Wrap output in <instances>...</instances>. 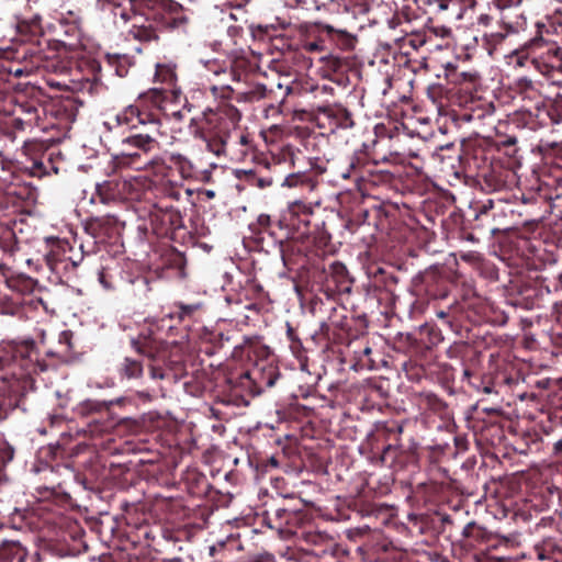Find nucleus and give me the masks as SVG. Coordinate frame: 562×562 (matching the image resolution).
Returning a JSON list of instances; mask_svg holds the SVG:
<instances>
[{
    "label": "nucleus",
    "instance_id": "obj_1",
    "mask_svg": "<svg viewBox=\"0 0 562 562\" xmlns=\"http://www.w3.org/2000/svg\"><path fill=\"white\" fill-rule=\"evenodd\" d=\"M53 34L52 41L37 38L25 45L3 52L0 57V94L14 87L10 78L30 76L44 70L53 74H66L70 69V59H77L79 69H87L80 80L82 89L90 93L97 92L101 86V65L98 60L83 58L86 45L81 20L78 14L68 11L60 13L48 25Z\"/></svg>",
    "mask_w": 562,
    "mask_h": 562
},
{
    "label": "nucleus",
    "instance_id": "obj_2",
    "mask_svg": "<svg viewBox=\"0 0 562 562\" xmlns=\"http://www.w3.org/2000/svg\"><path fill=\"white\" fill-rule=\"evenodd\" d=\"M131 36L142 43L158 42L164 31L186 33L192 12L175 0H131Z\"/></svg>",
    "mask_w": 562,
    "mask_h": 562
},
{
    "label": "nucleus",
    "instance_id": "obj_3",
    "mask_svg": "<svg viewBox=\"0 0 562 562\" xmlns=\"http://www.w3.org/2000/svg\"><path fill=\"white\" fill-rule=\"evenodd\" d=\"M240 119L239 110L232 104H222L216 112L205 115L200 133L207 150L217 157L227 156L231 145L240 155H247L254 148V139L238 127Z\"/></svg>",
    "mask_w": 562,
    "mask_h": 562
},
{
    "label": "nucleus",
    "instance_id": "obj_4",
    "mask_svg": "<svg viewBox=\"0 0 562 562\" xmlns=\"http://www.w3.org/2000/svg\"><path fill=\"white\" fill-rule=\"evenodd\" d=\"M279 375L277 366L261 359L248 370L228 373L223 383L216 385L215 394L227 405H247L248 397L259 395L273 386Z\"/></svg>",
    "mask_w": 562,
    "mask_h": 562
},
{
    "label": "nucleus",
    "instance_id": "obj_5",
    "mask_svg": "<svg viewBox=\"0 0 562 562\" xmlns=\"http://www.w3.org/2000/svg\"><path fill=\"white\" fill-rule=\"evenodd\" d=\"M131 345L137 355L148 359L151 379H167L169 376L168 371L172 372L176 379L188 374L183 356L178 348L175 351L169 350L168 345L153 331L140 333L137 337L131 339Z\"/></svg>",
    "mask_w": 562,
    "mask_h": 562
},
{
    "label": "nucleus",
    "instance_id": "obj_6",
    "mask_svg": "<svg viewBox=\"0 0 562 562\" xmlns=\"http://www.w3.org/2000/svg\"><path fill=\"white\" fill-rule=\"evenodd\" d=\"M48 370L45 361L38 359L34 340L8 341L0 344V380L27 382L33 374Z\"/></svg>",
    "mask_w": 562,
    "mask_h": 562
},
{
    "label": "nucleus",
    "instance_id": "obj_7",
    "mask_svg": "<svg viewBox=\"0 0 562 562\" xmlns=\"http://www.w3.org/2000/svg\"><path fill=\"white\" fill-rule=\"evenodd\" d=\"M172 97L177 98L175 89H149L140 93L134 103L124 108L115 116L116 127H138L150 125L153 131L159 133L161 116L166 111V103Z\"/></svg>",
    "mask_w": 562,
    "mask_h": 562
},
{
    "label": "nucleus",
    "instance_id": "obj_8",
    "mask_svg": "<svg viewBox=\"0 0 562 562\" xmlns=\"http://www.w3.org/2000/svg\"><path fill=\"white\" fill-rule=\"evenodd\" d=\"M128 132L116 142L114 161L116 166L135 169H150L161 173L162 160L159 156H147L159 148V142L150 132H138V127H127Z\"/></svg>",
    "mask_w": 562,
    "mask_h": 562
},
{
    "label": "nucleus",
    "instance_id": "obj_9",
    "mask_svg": "<svg viewBox=\"0 0 562 562\" xmlns=\"http://www.w3.org/2000/svg\"><path fill=\"white\" fill-rule=\"evenodd\" d=\"M517 88L524 98H539V92L536 90L533 82L528 78H520L517 81ZM536 114L531 111H517L515 113L516 121L521 123L524 126L533 130L536 126L535 117H538L541 113L550 120L553 130L558 133L562 132V99L558 98L550 104H546L543 100H539L535 105Z\"/></svg>",
    "mask_w": 562,
    "mask_h": 562
},
{
    "label": "nucleus",
    "instance_id": "obj_10",
    "mask_svg": "<svg viewBox=\"0 0 562 562\" xmlns=\"http://www.w3.org/2000/svg\"><path fill=\"white\" fill-rule=\"evenodd\" d=\"M346 179L353 178L356 181L380 186L391 183L394 173L386 169H379V162L370 160L366 150L356 151L349 160V168L342 175Z\"/></svg>",
    "mask_w": 562,
    "mask_h": 562
},
{
    "label": "nucleus",
    "instance_id": "obj_11",
    "mask_svg": "<svg viewBox=\"0 0 562 562\" xmlns=\"http://www.w3.org/2000/svg\"><path fill=\"white\" fill-rule=\"evenodd\" d=\"M24 154L30 156V175L42 178L50 173L58 175L64 162L60 151L49 150L42 142H25Z\"/></svg>",
    "mask_w": 562,
    "mask_h": 562
},
{
    "label": "nucleus",
    "instance_id": "obj_12",
    "mask_svg": "<svg viewBox=\"0 0 562 562\" xmlns=\"http://www.w3.org/2000/svg\"><path fill=\"white\" fill-rule=\"evenodd\" d=\"M464 172L479 178L494 162L492 149L484 146L482 140H470L462 145L461 153H457Z\"/></svg>",
    "mask_w": 562,
    "mask_h": 562
},
{
    "label": "nucleus",
    "instance_id": "obj_13",
    "mask_svg": "<svg viewBox=\"0 0 562 562\" xmlns=\"http://www.w3.org/2000/svg\"><path fill=\"white\" fill-rule=\"evenodd\" d=\"M419 461L418 443L411 440L408 445L383 446L375 464L387 467L394 472L416 468Z\"/></svg>",
    "mask_w": 562,
    "mask_h": 562
},
{
    "label": "nucleus",
    "instance_id": "obj_14",
    "mask_svg": "<svg viewBox=\"0 0 562 562\" xmlns=\"http://www.w3.org/2000/svg\"><path fill=\"white\" fill-rule=\"evenodd\" d=\"M404 430V422L390 419L376 422L368 435V443L372 452V460L379 461V453L383 446H397Z\"/></svg>",
    "mask_w": 562,
    "mask_h": 562
},
{
    "label": "nucleus",
    "instance_id": "obj_15",
    "mask_svg": "<svg viewBox=\"0 0 562 562\" xmlns=\"http://www.w3.org/2000/svg\"><path fill=\"white\" fill-rule=\"evenodd\" d=\"M148 224L144 226L145 231H150L158 238L169 236L177 229L183 227L181 213L173 206L161 207L160 204H154L148 214Z\"/></svg>",
    "mask_w": 562,
    "mask_h": 562
},
{
    "label": "nucleus",
    "instance_id": "obj_16",
    "mask_svg": "<svg viewBox=\"0 0 562 562\" xmlns=\"http://www.w3.org/2000/svg\"><path fill=\"white\" fill-rule=\"evenodd\" d=\"M77 109L70 100L53 101L43 108L42 131L58 130L66 131L70 128L76 120Z\"/></svg>",
    "mask_w": 562,
    "mask_h": 562
},
{
    "label": "nucleus",
    "instance_id": "obj_17",
    "mask_svg": "<svg viewBox=\"0 0 562 562\" xmlns=\"http://www.w3.org/2000/svg\"><path fill=\"white\" fill-rule=\"evenodd\" d=\"M497 538L475 521L468 522L457 540L459 547L464 551H477L481 553L490 551L497 546Z\"/></svg>",
    "mask_w": 562,
    "mask_h": 562
},
{
    "label": "nucleus",
    "instance_id": "obj_18",
    "mask_svg": "<svg viewBox=\"0 0 562 562\" xmlns=\"http://www.w3.org/2000/svg\"><path fill=\"white\" fill-rule=\"evenodd\" d=\"M314 215V209L311 204L302 201H294L281 215V224L288 226L292 238L294 236L303 237L311 233L310 225Z\"/></svg>",
    "mask_w": 562,
    "mask_h": 562
},
{
    "label": "nucleus",
    "instance_id": "obj_19",
    "mask_svg": "<svg viewBox=\"0 0 562 562\" xmlns=\"http://www.w3.org/2000/svg\"><path fill=\"white\" fill-rule=\"evenodd\" d=\"M532 67L552 79L555 74H562V48L555 42L547 41L541 36L538 54L532 57Z\"/></svg>",
    "mask_w": 562,
    "mask_h": 562
},
{
    "label": "nucleus",
    "instance_id": "obj_20",
    "mask_svg": "<svg viewBox=\"0 0 562 562\" xmlns=\"http://www.w3.org/2000/svg\"><path fill=\"white\" fill-rule=\"evenodd\" d=\"M317 126L335 133L355 126L353 113L340 103L319 106L316 114Z\"/></svg>",
    "mask_w": 562,
    "mask_h": 562
},
{
    "label": "nucleus",
    "instance_id": "obj_21",
    "mask_svg": "<svg viewBox=\"0 0 562 562\" xmlns=\"http://www.w3.org/2000/svg\"><path fill=\"white\" fill-rule=\"evenodd\" d=\"M524 24L525 20L514 22L507 15H502L498 31L485 32L481 38L475 36L474 40L490 56H494L503 47L507 37L512 34H517L524 27Z\"/></svg>",
    "mask_w": 562,
    "mask_h": 562
},
{
    "label": "nucleus",
    "instance_id": "obj_22",
    "mask_svg": "<svg viewBox=\"0 0 562 562\" xmlns=\"http://www.w3.org/2000/svg\"><path fill=\"white\" fill-rule=\"evenodd\" d=\"M249 231L256 241H263L265 235L270 237L276 245L292 238L288 226L281 224V217L272 220L268 214H260L255 223L249 225Z\"/></svg>",
    "mask_w": 562,
    "mask_h": 562
},
{
    "label": "nucleus",
    "instance_id": "obj_23",
    "mask_svg": "<svg viewBox=\"0 0 562 562\" xmlns=\"http://www.w3.org/2000/svg\"><path fill=\"white\" fill-rule=\"evenodd\" d=\"M477 182L486 192L508 189L516 182L515 173L499 161H494L479 178Z\"/></svg>",
    "mask_w": 562,
    "mask_h": 562
},
{
    "label": "nucleus",
    "instance_id": "obj_24",
    "mask_svg": "<svg viewBox=\"0 0 562 562\" xmlns=\"http://www.w3.org/2000/svg\"><path fill=\"white\" fill-rule=\"evenodd\" d=\"M83 229L95 243H105L120 234L121 223L116 216L110 214L91 216L85 221Z\"/></svg>",
    "mask_w": 562,
    "mask_h": 562
},
{
    "label": "nucleus",
    "instance_id": "obj_25",
    "mask_svg": "<svg viewBox=\"0 0 562 562\" xmlns=\"http://www.w3.org/2000/svg\"><path fill=\"white\" fill-rule=\"evenodd\" d=\"M464 374L470 378V384L484 394H497L499 392V386L504 384L512 385L517 382V379L507 375L506 372L484 373L475 375L470 374L468 370H464Z\"/></svg>",
    "mask_w": 562,
    "mask_h": 562
},
{
    "label": "nucleus",
    "instance_id": "obj_26",
    "mask_svg": "<svg viewBox=\"0 0 562 562\" xmlns=\"http://www.w3.org/2000/svg\"><path fill=\"white\" fill-rule=\"evenodd\" d=\"M0 277L11 291L19 294H30L37 285V281L35 279L26 276L25 273L14 272L12 268L9 267L8 262L3 260L0 261Z\"/></svg>",
    "mask_w": 562,
    "mask_h": 562
},
{
    "label": "nucleus",
    "instance_id": "obj_27",
    "mask_svg": "<svg viewBox=\"0 0 562 562\" xmlns=\"http://www.w3.org/2000/svg\"><path fill=\"white\" fill-rule=\"evenodd\" d=\"M45 244L46 251L44 258L50 270L57 271L58 266L67 260L71 261L74 266L77 265V262L68 256L71 247L66 239L49 237L46 238Z\"/></svg>",
    "mask_w": 562,
    "mask_h": 562
},
{
    "label": "nucleus",
    "instance_id": "obj_28",
    "mask_svg": "<svg viewBox=\"0 0 562 562\" xmlns=\"http://www.w3.org/2000/svg\"><path fill=\"white\" fill-rule=\"evenodd\" d=\"M131 182L120 179H111L98 183L95 188L97 195L102 203H110L123 199H134V195H128Z\"/></svg>",
    "mask_w": 562,
    "mask_h": 562
},
{
    "label": "nucleus",
    "instance_id": "obj_29",
    "mask_svg": "<svg viewBox=\"0 0 562 562\" xmlns=\"http://www.w3.org/2000/svg\"><path fill=\"white\" fill-rule=\"evenodd\" d=\"M419 291H424L430 299L447 296V281L436 270L425 271L419 276Z\"/></svg>",
    "mask_w": 562,
    "mask_h": 562
},
{
    "label": "nucleus",
    "instance_id": "obj_30",
    "mask_svg": "<svg viewBox=\"0 0 562 562\" xmlns=\"http://www.w3.org/2000/svg\"><path fill=\"white\" fill-rule=\"evenodd\" d=\"M112 404V402L88 398L80 402L76 406L75 412L80 417L91 418V422L99 423L104 418H109Z\"/></svg>",
    "mask_w": 562,
    "mask_h": 562
},
{
    "label": "nucleus",
    "instance_id": "obj_31",
    "mask_svg": "<svg viewBox=\"0 0 562 562\" xmlns=\"http://www.w3.org/2000/svg\"><path fill=\"white\" fill-rule=\"evenodd\" d=\"M294 498L292 497H283L281 505H271L269 509L266 510V515H273L274 526L277 528H282L283 526L292 527L296 519H299L303 512L299 507H286L285 503L292 502Z\"/></svg>",
    "mask_w": 562,
    "mask_h": 562
},
{
    "label": "nucleus",
    "instance_id": "obj_32",
    "mask_svg": "<svg viewBox=\"0 0 562 562\" xmlns=\"http://www.w3.org/2000/svg\"><path fill=\"white\" fill-rule=\"evenodd\" d=\"M494 106L491 102L471 98L469 104L458 114V121L467 123H482L486 117L492 116Z\"/></svg>",
    "mask_w": 562,
    "mask_h": 562
},
{
    "label": "nucleus",
    "instance_id": "obj_33",
    "mask_svg": "<svg viewBox=\"0 0 562 562\" xmlns=\"http://www.w3.org/2000/svg\"><path fill=\"white\" fill-rule=\"evenodd\" d=\"M448 446H428L424 449V457L429 464V472L435 480L441 482L449 477L448 470L441 467V462L446 457Z\"/></svg>",
    "mask_w": 562,
    "mask_h": 562
},
{
    "label": "nucleus",
    "instance_id": "obj_34",
    "mask_svg": "<svg viewBox=\"0 0 562 562\" xmlns=\"http://www.w3.org/2000/svg\"><path fill=\"white\" fill-rule=\"evenodd\" d=\"M368 274L371 279V285L378 291H385L393 294L398 277L390 269L372 266L368 269Z\"/></svg>",
    "mask_w": 562,
    "mask_h": 562
},
{
    "label": "nucleus",
    "instance_id": "obj_35",
    "mask_svg": "<svg viewBox=\"0 0 562 562\" xmlns=\"http://www.w3.org/2000/svg\"><path fill=\"white\" fill-rule=\"evenodd\" d=\"M537 27L539 35L526 43L524 47L515 49L509 55L510 64H515V66L518 67L532 66V57L535 54H538V47L541 45V27H543V25L537 23Z\"/></svg>",
    "mask_w": 562,
    "mask_h": 562
},
{
    "label": "nucleus",
    "instance_id": "obj_36",
    "mask_svg": "<svg viewBox=\"0 0 562 562\" xmlns=\"http://www.w3.org/2000/svg\"><path fill=\"white\" fill-rule=\"evenodd\" d=\"M321 336L326 344L341 345L347 342V328L342 321H334L331 317L328 322H323L319 326V331L316 334Z\"/></svg>",
    "mask_w": 562,
    "mask_h": 562
},
{
    "label": "nucleus",
    "instance_id": "obj_37",
    "mask_svg": "<svg viewBox=\"0 0 562 562\" xmlns=\"http://www.w3.org/2000/svg\"><path fill=\"white\" fill-rule=\"evenodd\" d=\"M18 167L12 162H4L0 159V190L12 196H25V188L18 192L12 181H15Z\"/></svg>",
    "mask_w": 562,
    "mask_h": 562
},
{
    "label": "nucleus",
    "instance_id": "obj_38",
    "mask_svg": "<svg viewBox=\"0 0 562 562\" xmlns=\"http://www.w3.org/2000/svg\"><path fill=\"white\" fill-rule=\"evenodd\" d=\"M316 9H321V7L328 8L336 11H345L351 12L352 14L357 13H367L369 11V5L363 2H356L353 4V0H313Z\"/></svg>",
    "mask_w": 562,
    "mask_h": 562
},
{
    "label": "nucleus",
    "instance_id": "obj_39",
    "mask_svg": "<svg viewBox=\"0 0 562 562\" xmlns=\"http://www.w3.org/2000/svg\"><path fill=\"white\" fill-rule=\"evenodd\" d=\"M16 29L19 34L23 37L20 45H25L32 41H37V38H44L41 18L38 15H35L30 20L19 21Z\"/></svg>",
    "mask_w": 562,
    "mask_h": 562
},
{
    "label": "nucleus",
    "instance_id": "obj_40",
    "mask_svg": "<svg viewBox=\"0 0 562 562\" xmlns=\"http://www.w3.org/2000/svg\"><path fill=\"white\" fill-rule=\"evenodd\" d=\"M537 558L541 561L562 562V546L552 538H547L535 546Z\"/></svg>",
    "mask_w": 562,
    "mask_h": 562
},
{
    "label": "nucleus",
    "instance_id": "obj_41",
    "mask_svg": "<svg viewBox=\"0 0 562 562\" xmlns=\"http://www.w3.org/2000/svg\"><path fill=\"white\" fill-rule=\"evenodd\" d=\"M279 251L285 267L299 265L302 255L301 244L296 240V236L290 238L279 245Z\"/></svg>",
    "mask_w": 562,
    "mask_h": 562
},
{
    "label": "nucleus",
    "instance_id": "obj_42",
    "mask_svg": "<svg viewBox=\"0 0 562 562\" xmlns=\"http://www.w3.org/2000/svg\"><path fill=\"white\" fill-rule=\"evenodd\" d=\"M117 373L121 379L138 380L144 375V364L140 359L124 357L117 366Z\"/></svg>",
    "mask_w": 562,
    "mask_h": 562
},
{
    "label": "nucleus",
    "instance_id": "obj_43",
    "mask_svg": "<svg viewBox=\"0 0 562 562\" xmlns=\"http://www.w3.org/2000/svg\"><path fill=\"white\" fill-rule=\"evenodd\" d=\"M27 552L16 541H4L0 546V562H25Z\"/></svg>",
    "mask_w": 562,
    "mask_h": 562
},
{
    "label": "nucleus",
    "instance_id": "obj_44",
    "mask_svg": "<svg viewBox=\"0 0 562 562\" xmlns=\"http://www.w3.org/2000/svg\"><path fill=\"white\" fill-rule=\"evenodd\" d=\"M19 108L23 114L22 117L25 119V122L29 127H38L41 130V124H43V108L44 105L37 104L33 101H24L19 104Z\"/></svg>",
    "mask_w": 562,
    "mask_h": 562
},
{
    "label": "nucleus",
    "instance_id": "obj_45",
    "mask_svg": "<svg viewBox=\"0 0 562 562\" xmlns=\"http://www.w3.org/2000/svg\"><path fill=\"white\" fill-rule=\"evenodd\" d=\"M324 30L328 34L331 42L342 50H350L355 47L357 38L352 34L336 30L331 25H325Z\"/></svg>",
    "mask_w": 562,
    "mask_h": 562
},
{
    "label": "nucleus",
    "instance_id": "obj_46",
    "mask_svg": "<svg viewBox=\"0 0 562 562\" xmlns=\"http://www.w3.org/2000/svg\"><path fill=\"white\" fill-rule=\"evenodd\" d=\"M328 277L336 283L339 291L349 289L351 282L346 266L340 261H334L329 265Z\"/></svg>",
    "mask_w": 562,
    "mask_h": 562
},
{
    "label": "nucleus",
    "instance_id": "obj_47",
    "mask_svg": "<svg viewBox=\"0 0 562 562\" xmlns=\"http://www.w3.org/2000/svg\"><path fill=\"white\" fill-rule=\"evenodd\" d=\"M449 80L460 86L461 90L470 92L479 85L480 76L476 71H453Z\"/></svg>",
    "mask_w": 562,
    "mask_h": 562
},
{
    "label": "nucleus",
    "instance_id": "obj_48",
    "mask_svg": "<svg viewBox=\"0 0 562 562\" xmlns=\"http://www.w3.org/2000/svg\"><path fill=\"white\" fill-rule=\"evenodd\" d=\"M18 239L14 231L0 224V250L10 258L18 250Z\"/></svg>",
    "mask_w": 562,
    "mask_h": 562
},
{
    "label": "nucleus",
    "instance_id": "obj_49",
    "mask_svg": "<svg viewBox=\"0 0 562 562\" xmlns=\"http://www.w3.org/2000/svg\"><path fill=\"white\" fill-rule=\"evenodd\" d=\"M419 336L422 342L426 348L437 346L443 340L441 330L434 324H425L419 328Z\"/></svg>",
    "mask_w": 562,
    "mask_h": 562
},
{
    "label": "nucleus",
    "instance_id": "obj_50",
    "mask_svg": "<svg viewBox=\"0 0 562 562\" xmlns=\"http://www.w3.org/2000/svg\"><path fill=\"white\" fill-rule=\"evenodd\" d=\"M353 355H355L353 356V359H355L353 367L356 369H359V370H363V369L372 370V369L375 368V361L371 357L372 349H371V347L368 344H366L360 349H355L353 350Z\"/></svg>",
    "mask_w": 562,
    "mask_h": 562
},
{
    "label": "nucleus",
    "instance_id": "obj_51",
    "mask_svg": "<svg viewBox=\"0 0 562 562\" xmlns=\"http://www.w3.org/2000/svg\"><path fill=\"white\" fill-rule=\"evenodd\" d=\"M105 61L108 66L114 70L115 75L124 78L130 70V60L126 55L106 54Z\"/></svg>",
    "mask_w": 562,
    "mask_h": 562
},
{
    "label": "nucleus",
    "instance_id": "obj_52",
    "mask_svg": "<svg viewBox=\"0 0 562 562\" xmlns=\"http://www.w3.org/2000/svg\"><path fill=\"white\" fill-rule=\"evenodd\" d=\"M170 161L178 169L183 179L194 177V166L187 156L182 154H171Z\"/></svg>",
    "mask_w": 562,
    "mask_h": 562
},
{
    "label": "nucleus",
    "instance_id": "obj_53",
    "mask_svg": "<svg viewBox=\"0 0 562 562\" xmlns=\"http://www.w3.org/2000/svg\"><path fill=\"white\" fill-rule=\"evenodd\" d=\"M270 92L263 85H257L246 92H238L235 99L238 102L254 103L268 98Z\"/></svg>",
    "mask_w": 562,
    "mask_h": 562
},
{
    "label": "nucleus",
    "instance_id": "obj_54",
    "mask_svg": "<svg viewBox=\"0 0 562 562\" xmlns=\"http://www.w3.org/2000/svg\"><path fill=\"white\" fill-rule=\"evenodd\" d=\"M281 180V177H273L271 175L269 176H262L256 171H249L247 173V182L254 187H257L259 189H266L271 187L276 181L279 182Z\"/></svg>",
    "mask_w": 562,
    "mask_h": 562
},
{
    "label": "nucleus",
    "instance_id": "obj_55",
    "mask_svg": "<svg viewBox=\"0 0 562 562\" xmlns=\"http://www.w3.org/2000/svg\"><path fill=\"white\" fill-rule=\"evenodd\" d=\"M395 4V15L398 18H403L405 21L409 22L415 19V1L414 0H401V3L394 2Z\"/></svg>",
    "mask_w": 562,
    "mask_h": 562
},
{
    "label": "nucleus",
    "instance_id": "obj_56",
    "mask_svg": "<svg viewBox=\"0 0 562 562\" xmlns=\"http://www.w3.org/2000/svg\"><path fill=\"white\" fill-rule=\"evenodd\" d=\"M176 311L170 314L171 317H178L180 322L191 319L194 314L201 308V304H183L179 303L175 305Z\"/></svg>",
    "mask_w": 562,
    "mask_h": 562
},
{
    "label": "nucleus",
    "instance_id": "obj_57",
    "mask_svg": "<svg viewBox=\"0 0 562 562\" xmlns=\"http://www.w3.org/2000/svg\"><path fill=\"white\" fill-rule=\"evenodd\" d=\"M303 539L306 543L315 547H327L333 542V539L328 535L319 531L303 532Z\"/></svg>",
    "mask_w": 562,
    "mask_h": 562
},
{
    "label": "nucleus",
    "instance_id": "obj_58",
    "mask_svg": "<svg viewBox=\"0 0 562 562\" xmlns=\"http://www.w3.org/2000/svg\"><path fill=\"white\" fill-rule=\"evenodd\" d=\"M286 337H288V340L290 341V349H291L292 353L296 358H301L304 352L303 344H302L301 339L299 338L295 329L289 323L286 324Z\"/></svg>",
    "mask_w": 562,
    "mask_h": 562
},
{
    "label": "nucleus",
    "instance_id": "obj_59",
    "mask_svg": "<svg viewBox=\"0 0 562 562\" xmlns=\"http://www.w3.org/2000/svg\"><path fill=\"white\" fill-rule=\"evenodd\" d=\"M21 310V302L8 295H0V313L3 315H16Z\"/></svg>",
    "mask_w": 562,
    "mask_h": 562
},
{
    "label": "nucleus",
    "instance_id": "obj_60",
    "mask_svg": "<svg viewBox=\"0 0 562 562\" xmlns=\"http://www.w3.org/2000/svg\"><path fill=\"white\" fill-rule=\"evenodd\" d=\"M188 480L190 482V491L193 494L203 495L206 492L209 485L204 475L193 472L188 476Z\"/></svg>",
    "mask_w": 562,
    "mask_h": 562
},
{
    "label": "nucleus",
    "instance_id": "obj_61",
    "mask_svg": "<svg viewBox=\"0 0 562 562\" xmlns=\"http://www.w3.org/2000/svg\"><path fill=\"white\" fill-rule=\"evenodd\" d=\"M467 11L465 0H450L448 11L445 16L447 20H461Z\"/></svg>",
    "mask_w": 562,
    "mask_h": 562
},
{
    "label": "nucleus",
    "instance_id": "obj_62",
    "mask_svg": "<svg viewBox=\"0 0 562 562\" xmlns=\"http://www.w3.org/2000/svg\"><path fill=\"white\" fill-rule=\"evenodd\" d=\"M156 78L161 80V82L168 85L170 88H173L177 81V75L175 70L170 66L166 65L157 67Z\"/></svg>",
    "mask_w": 562,
    "mask_h": 562
},
{
    "label": "nucleus",
    "instance_id": "obj_63",
    "mask_svg": "<svg viewBox=\"0 0 562 562\" xmlns=\"http://www.w3.org/2000/svg\"><path fill=\"white\" fill-rule=\"evenodd\" d=\"M116 269H113L111 267H103L99 273H98V279H99V282L102 284V286L105 289V290H115L116 289V285H115V282H114V272H115Z\"/></svg>",
    "mask_w": 562,
    "mask_h": 562
},
{
    "label": "nucleus",
    "instance_id": "obj_64",
    "mask_svg": "<svg viewBox=\"0 0 562 562\" xmlns=\"http://www.w3.org/2000/svg\"><path fill=\"white\" fill-rule=\"evenodd\" d=\"M424 402L427 408L437 414H442L447 408V404L434 393L425 394Z\"/></svg>",
    "mask_w": 562,
    "mask_h": 562
}]
</instances>
